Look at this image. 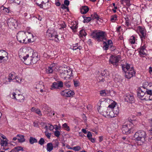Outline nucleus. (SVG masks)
Returning a JSON list of instances; mask_svg holds the SVG:
<instances>
[{"label":"nucleus","mask_w":152,"mask_h":152,"mask_svg":"<svg viewBox=\"0 0 152 152\" xmlns=\"http://www.w3.org/2000/svg\"><path fill=\"white\" fill-rule=\"evenodd\" d=\"M134 137L138 144L140 145L142 144L145 140L146 134L143 131L139 130L135 133Z\"/></svg>","instance_id":"nucleus-1"},{"label":"nucleus","mask_w":152,"mask_h":152,"mask_svg":"<svg viewBox=\"0 0 152 152\" xmlns=\"http://www.w3.org/2000/svg\"><path fill=\"white\" fill-rule=\"evenodd\" d=\"M91 35L93 38L96 39L98 42L102 41L103 40H107L105 36L106 34L104 31H95L91 33Z\"/></svg>","instance_id":"nucleus-2"},{"label":"nucleus","mask_w":152,"mask_h":152,"mask_svg":"<svg viewBox=\"0 0 152 152\" xmlns=\"http://www.w3.org/2000/svg\"><path fill=\"white\" fill-rule=\"evenodd\" d=\"M134 128V124L133 123L127 124L123 126L122 130L124 134H129L133 132Z\"/></svg>","instance_id":"nucleus-3"},{"label":"nucleus","mask_w":152,"mask_h":152,"mask_svg":"<svg viewBox=\"0 0 152 152\" xmlns=\"http://www.w3.org/2000/svg\"><path fill=\"white\" fill-rule=\"evenodd\" d=\"M16 37L17 40L20 43H27L25 40L27 38L26 32L23 31L19 32L17 34Z\"/></svg>","instance_id":"nucleus-4"},{"label":"nucleus","mask_w":152,"mask_h":152,"mask_svg":"<svg viewBox=\"0 0 152 152\" xmlns=\"http://www.w3.org/2000/svg\"><path fill=\"white\" fill-rule=\"evenodd\" d=\"M27 50L26 49L23 48L20 49L19 52V56L20 58H22L24 60L25 63H26V60H28L29 57V55L28 54H26Z\"/></svg>","instance_id":"nucleus-5"},{"label":"nucleus","mask_w":152,"mask_h":152,"mask_svg":"<svg viewBox=\"0 0 152 152\" xmlns=\"http://www.w3.org/2000/svg\"><path fill=\"white\" fill-rule=\"evenodd\" d=\"M120 58V57L119 56H115L111 55L110 57L109 62L111 64L116 66L118 65Z\"/></svg>","instance_id":"nucleus-6"},{"label":"nucleus","mask_w":152,"mask_h":152,"mask_svg":"<svg viewBox=\"0 0 152 152\" xmlns=\"http://www.w3.org/2000/svg\"><path fill=\"white\" fill-rule=\"evenodd\" d=\"M7 23L8 26L11 28L14 27L15 28L16 27L18 26L17 21L12 18H11L8 20Z\"/></svg>","instance_id":"nucleus-7"},{"label":"nucleus","mask_w":152,"mask_h":152,"mask_svg":"<svg viewBox=\"0 0 152 152\" xmlns=\"http://www.w3.org/2000/svg\"><path fill=\"white\" fill-rule=\"evenodd\" d=\"M103 111L102 112H101V110H100V108L99 110H98L99 112H100L102 114L103 116H105L106 115H108L112 117V116H111V114H112L113 112V113H115L114 109H113L112 111V110H111L110 111V109H108V108L104 109Z\"/></svg>","instance_id":"nucleus-8"},{"label":"nucleus","mask_w":152,"mask_h":152,"mask_svg":"<svg viewBox=\"0 0 152 152\" xmlns=\"http://www.w3.org/2000/svg\"><path fill=\"white\" fill-rule=\"evenodd\" d=\"M63 86V83L61 81H58L57 82H54L50 88L51 90L59 89Z\"/></svg>","instance_id":"nucleus-9"},{"label":"nucleus","mask_w":152,"mask_h":152,"mask_svg":"<svg viewBox=\"0 0 152 152\" xmlns=\"http://www.w3.org/2000/svg\"><path fill=\"white\" fill-rule=\"evenodd\" d=\"M61 94L65 97H70L74 94V92L70 90L66 89L62 91Z\"/></svg>","instance_id":"nucleus-10"},{"label":"nucleus","mask_w":152,"mask_h":152,"mask_svg":"<svg viewBox=\"0 0 152 152\" xmlns=\"http://www.w3.org/2000/svg\"><path fill=\"white\" fill-rule=\"evenodd\" d=\"M36 55L37 54H36ZM35 56V57H32V58H29V57L28 60H26V63H24L28 65H29L31 63L34 64L36 63L39 59L38 57V55H37V56L36 55Z\"/></svg>","instance_id":"nucleus-11"},{"label":"nucleus","mask_w":152,"mask_h":152,"mask_svg":"<svg viewBox=\"0 0 152 152\" xmlns=\"http://www.w3.org/2000/svg\"><path fill=\"white\" fill-rule=\"evenodd\" d=\"M135 72L133 69V67L131 68V69L126 72L125 74V77L128 78L130 79L131 77L135 75Z\"/></svg>","instance_id":"nucleus-12"},{"label":"nucleus","mask_w":152,"mask_h":152,"mask_svg":"<svg viewBox=\"0 0 152 152\" xmlns=\"http://www.w3.org/2000/svg\"><path fill=\"white\" fill-rule=\"evenodd\" d=\"M124 100L126 102L131 103L134 102V98L132 94H127L125 96Z\"/></svg>","instance_id":"nucleus-13"},{"label":"nucleus","mask_w":152,"mask_h":152,"mask_svg":"<svg viewBox=\"0 0 152 152\" xmlns=\"http://www.w3.org/2000/svg\"><path fill=\"white\" fill-rule=\"evenodd\" d=\"M16 94L14 92L12 94L14 98L17 100L18 102H23L24 99V96L22 94H18L16 96H15Z\"/></svg>","instance_id":"nucleus-14"},{"label":"nucleus","mask_w":152,"mask_h":152,"mask_svg":"<svg viewBox=\"0 0 152 152\" xmlns=\"http://www.w3.org/2000/svg\"><path fill=\"white\" fill-rule=\"evenodd\" d=\"M37 4L40 8H42L43 4L49 2L48 0H35Z\"/></svg>","instance_id":"nucleus-15"},{"label":"nucleus","mask_w":152,"mask_h":152,"mask_svg":"<svg viewBox=\"0 0 152 152\" xmlns=\"http://www.w3.org/2000/svg\"><path fill=\"white\" fill-rule=\"evenodd\" d=\"M148 94L147 93L145 92L141 93L140 91H138L137 93V96L138 97L142 100H147L146 96H145V95Z\"/></svg>","instance_id":"nucleus-16"},{"label":"nucleus","mask_w":152,"mask_h":152,"mask_svg":"<svg viewBox=\"0 0 152 152\" xmlns=\"http://www.w3.org/2000/svg\"><path fill=\"white\" fill-rule=\"evenodd\" d=\"M146 47L145 45L141 47L139 49V53L140 55H146L147 52L146 50L145 49Z\"/></svg>","instance_id":"nucleus-17"},{"label":"nucleus","mask_w":152,"mask_h":152,"mask_svg":"<svg viewBox=\"0 0 152 152\" xmlns=\"http://www.w3.org/2000/svg\"><path fill=\"white\" fill-rule=\"evenodd\" d=\"M139 31L141 34L142 36H141L142 41L143 39H145L146 35L145 30L141 27L139 26Z\"/></svg>","instance_id":"nucleus-18"},{"label":"nucleus","mask_w":152,"mask_h":152,"mask_svg":"<svg viewBox=\"0 0 152 152\" xmlns=\"http://www.w3.org/2000/svg\"><path fill=\"white\" fill-rule=\"evenodd\" d=\"M122 68L123 71L125 73L131 69L129 65L128 64H123L122 65Z\"/></svg>","instance_id":"nucleus-19"},{"label":"nucleus","mask_w":152,"mask_h":152,"mask_svg":"<svg viewBox=\"0 0 152 152\" xmlns=\"http://www.w3.org/2000/svg\"><path fill=\"white\" fill-rule=\"evenodd\" d=\"M89 8L87 6H83L80 9V12L82 14H85L89 11Z\"/></svg>","instance_id":"nucleus-20"},{"label":"nucleus","mask_w":152,"mask_h":152,"mask_svg":"<svg viewBox=\"0 0 152 152\" xmlns=\"http://www.w3.org/2000/svg\"><path fill=\"white\" fill-rule=\"evenodd\" d=\"M54 69V67H53L52 65H50V66H48L47 68L46 69V71L47 73H53Z\"/></svg>","instance_id":"nucleus-21"},{"label":"nucleus","mask_w":152,"mask_h":152,"mask_svg":"<svg viewBox=\"0 0 152 152\" xmlns=\"http://www.w3.org/2000/svg\"><path fill=\"white\" fill-rule=\"evenodd\" d=\"M17 136L19 137L18 139L19 142H22L25 141V139L24 138V135L20 134H17Z\"/></svg>","instance_id":"nucleus-22"},{"label":"nucleus","mask_w":152,"mask_h":152,"mask_svg":"<svg viewBox=\"0 0 152 152\" xmlns=\"http://www.w3.org/2000/svg\"><path fill=\"white\" fill-rule=\"evenodd\" d=\"M47 150L48 151L50 152L52 151L53 148V144L51 142L48 143L47 145Z\"/></svg>","instance_id":"nucleus-23"},{"label":"nucleus","mask_w":152,"mask_h":152,"mask_svg":"<svg viewBox=\"0 0 152 152\" xmlns=\"http://www.w3.org/2000/svg\"><path fill=\"white\" fill-rule=\"evenodd\" d=\"M68 68H67L65 69L64 70V71L62 72L61 74L63 75L64 77L65 78H69L70 77H68Z\"/></svg>","instance_id":"nucleus-24"},{"label":"nucleus","mask_w":152,"mask_h":152,"mask_svg":"<svg viewBox=\"0 0 152 152\" xmlns=\"http://www.w3.org/2000/svg\"><path fill=\"white\" fill-rule=\"evenodd\" d=\"M31 110L32 112L36 113L39 115H42L41 111L39 109H36V108L33 107L31 109Z\"/></svg>","instance_id":"nucleus-25"},{"label":"nucleus","mask_w":152,"mask_h":152,"mask_svg":"<svg viewBox=\"0 0 152 152\" xmlns=\"http://www.w3.org/2000/svg\"><path fill=\"white\" fill-rule=\"evenodd\" d=\"M29 143L31 144H33L34 143L37 142V140L36 139L32 137H30L29 138Z\"/></svg>","instance_id":"nucleus-26"},{"label":"nucleus","mask_w":152,"mask_h":152,"mask_svg":"<svg viewBox=\"0 0 152 152\" xmlns=\"http://www.w3.org/2000/svg\"><path fill=\"white\" fill-rule=\"evenodd\" d=\"M77 25L78 24L77 23L75 22V24H74L73 26L70 27V28L72 30V31L74 33H75L77 31L76 29L78 27Z\"/></svg>","instance_id":"nucleus-27"},{"label":"nucleus","mask_w":152,"mask_h":152,"mask_svg":"<svg viewBox=\"0 0 152 152\" xmlns=\"http://www.w3.org/2000/svg\"><path fill=\"white\" fill-rule=\"evenodd\" d=\"M135 116H133L129 117L128 119V121H129V124L133 123V124H134V121L135 120Z\"/></svg>","instance_id":"nucleus-28"},{"label":"nucleus","mask_w":152,"mask_h":152,"mask_svg":"<svg viewBox=\"0 0 152 152\" xmlns=\"http://www.w3.org/2000/svg\"><path fill=\"white\" fill-rule=\"evenodd\" d=\"M92 19L94 20V19H96L97 20H99L100 18L97 15L96 13L95 12L93 14L91 15Z\"/></svg>","instance_id":"nucleus-29"},{"label":"nucleus","mask_w":152,"mask_h":152,"mask_svg":"<svg viewBox=\"0 0 152 152\" xmlns=\"http://www.w3.org/2000/svg\"><path fill=\"white\" fill-rule=\"evenodd\" d=\"M83 17L84 18L83 22L84 23L89 22L92 20L91 18V17H86L84 16H83Z\"/></svg>","instance_id":"nucleus-30"},{"label":"nucleus","mask_w":152,"mask_h":152,"mask_svg":"<svg viewBox=\"0 0 152 152\" xmlns=\"http://www.w3.org/2000/svg\"><path fill=\"white\" fill-rule=\"evenodd\" d=\"M58 35L56 34L55 33H52V38L51 39L52 40H53L54 39H55L57 38V39H55V41L56 42H58L59 40L58 39Z\"/></svg>","instance_id":"nucleus-31"},{"label":"nucleus","mask_w":152,"mask_h":152,"mask_svg":"<svg viewBox=\"0 0 152 152\" xmlns=\"http://www.w3.org/2000/svg\"><path fill=\"white\" fill-rule=\"evenodd\" d=\"M97 80L98 82H103L105 81L104 77V76L102 77V75L99 76L97 77Z\"/></svg>","instance_id":"nucleus-32"},{"label":"nucleus","mask_w":152,"mask_h":152,"mask_svg":"<svg viewBox=\"0 0 152 152\" xmlns=\"http://www.w3.org/2000/svg\"><path fill=\"white\" fill-rule=\"evenodd\" d=\"M86 35L87 34L84 30L82 29L80 31V37H83V36L85 37Z\"/></svg>","instance_id":"nucleus-33"},{"label":"nucleus","mask_w":152,"mask_h":152,"mask_svg":"<svg viewBox=\"0 0 152 152\" xmlns=\"http://www.w3.org/2000/svg\"><path fill=\"white\" fill-rule=\"evenodd\" d=\"M53 144V148H57L58 146L59 142L57 140H56L54 141Z\"/></svg>","instance_id":"nucleus-34"},{"label":"nucleus","mask_w":152,"mask_h":152,"mask_svg":"<svg viewBox=\"0 0 152 152\" xmlns=\"http://www.w3.org/2000/svg\"><path fill=\"white\" fill-rule=\"evenodd\" d=\"M152 88V84L150 86ZM147 94L149 95V99L150 100H152V91L150 90H147L146 91Z\"/></svg>","instance_id":"nucleus-35"},{"label":"nucleus","mask_w":152,"mask_h":152,"mask_svg":"<svg viewBox=\"0 0 152 152\" xmlns=\"http://www.w3.org/2000/svg\"><path fill=\"white\" fill-rule=\"evenodd\" d=\"M135 38L134 37L132 36L129 39V41L132 44H134L135 42Z\"/></svg>","instance_id":"nucleus-36"},{"label":"nucleus","mask_w":152,"mask_h":152,"mask_svg":"<svg viewBox=\"0 0 152 152\" xmlns=\"http://www.w3.org/2000/svg\"><path fill=\"white\" fill-rule=\"evenodd\" d=\"M103 44L104 45L103 47V49L104 50H107L109 47V45L107 44V42H104Z\"/></svg>","instance_id":"nucleus-37"},{"label":"nucleus","mask_w":152,"mask_h":152,"mask_svg":"<svg viewBox=\"0 0 152 152\" xmlns=\"http://www.w3.org/2000/svg\"><path fill=\"white\" fill-rule=\"evenodd\" d=\"M8 53L7 52L4 50H1L0 51V55L1 56L2 55L3 57H5V56H7Z\"/></svg>","instance_id":"nucleus-38"},{"label":"nucleus","mask_w":152,"mask_h":152,"mask_svg":"<svg viewBox=\"0 0 152 152\" xmlns=\"http://www.w3.org/2000/svg\"><path fill=\"white\" fill-rule=\"evenodd\" d=\"M115 107V105L113 104H111L108 106V107L111 108L112 109L113 108V109L115 110V108H114ZM115 112L116 114H117L118 113V111L116 110V112Z\"/></svg>","instance_id":"nucleus-39"},{"label":"nucleus","mask_w":152,"mask_h":152,"mask_svg":"<svg viewBox=\"0 0 152 152\" xmlns=\"http://www.w3.org/2000/svg\"><path fill=\"white\" fill-rule=\"evenodd\" d=\"M13 75L12 73L9 74V77L8 78V80H9V82H10L11 80H12L13 79H14L15 76L13 77Z\"/></svg>","instance_id":"nucleus-40"},{"label":"nucleus","mask_w":152,"mask_h":152,"mask_svg":"<svg viewBox=\"0 0 152 152\" xmlns=\"http://www.w3.org/2000/svg\"><path fill=\"white\" fill-rule=\"evenodd\" d=\"M8 143L6 140H1V145L2 146H6L7 145Z\"/></svg>","instance_id":"nucleus-41"},{"label":"nucleus","mask_w":152,"mask_h":152,"mask_svg":"<svg viewBox=\"0 0 152 152\" xmlns=\"http://www.w3.org/2000/svg\"><path fill=\"white\" fill-rule=\"evenodd\" d=\"M45 142V141L44 139L42 138H41L38 141V143L41 145H42L44 144Z\"/></svg>","instance_id":"nucleus-42"},{"label":"nucleus","mask_w":152,"mask_h":152,"mask_svg":"<svg viewBox=\"0 0 152 152\" xmlns=\"http://www.w3.org/2000/svg\"><path fill=\"white\" fill-rule=\"evenodd\" d=\"M63 127L64 128H66L65 129L68 131H69L70 130L69 127V126H68L67 124L66 123H64L62 125Z\"/></svg>","instance_id":"nucleus-43"},{"label":"nucleus","mask_w":152,"mask_h":152,"mask_svg":"<svg viewBox=\"0 0 152 152\" xmlns=\"http://www.w3.org/2000/svg\"><path fill=\"white\" fill-rule=\"evenodd\" d=\"M100 94L102 96H105L107 95V93L104 90L101 91H100Z\"/></svg>","instance_id":"nucleus-44"},{"label":"nucleus","mask_w":152,"mask_h":152,"mask_svg":"<svg viewBox=\"0 0 152 152\" xmlns=\"http://www.w3.org/2000/svg\"><path fill=\"white\" fill-rule=\"evenodd\" d=\"M17 152H18L20 151H23V148L21 146H18L15 148Z\"/></svg>","instance_id":"nucleus-45"},{"label":"nucleus","mask_w":152,"mask_h":152,"mask_svg":"<svg viewBox=\"0 0 152 152\" xmlns=\"http://www.w3.org/2000/svg\"><path fill=\"white\" fill-rule=\"evenodd\" d=\"M117 18V15H115L112 16L111 18V20L113 22H114L116 20Z\"/></svg>","instance_id":"nucleus-46"},{"label":"nucleus","mask_w":152,"mask_h":152,"mask_svg":"<svg viewBox=\"0 0 152 152\" xmlns=\"http://www.w3.org/2000/svg\"><path fill=\"white\" fill-rule=\"evenodd\" d=\"M47 36L48 37L50 40H51V39L52 38V33L51 32H47Z\"/></svg>","instance_id":"nucleus-47"},{"label":"nucleus","mask_w":152,"mask_h":152,"mask_svg":"<svg viewBox=\"0 0 152 152\" xmlns=\"http://www.w3.org/2000/svg\"><path fill=\"white\" fill-rule=\"evenodd\" d=\"M60 134V132L58 130H56L54 132V135L56 137H59Z\"/></svg>","instance_id":"nucleus-48"},{"label":"nucleus","mask_w":152,"mask_h":152,"mask_svg":"<svg viewBox=\"0 0 152 152\" xmlns=\"http://www.w3.org/2000/svg\"><path fill=\"white\" fill-rule=\"evenodd\" d=\"M10 2H14L17 4H19L20 2V0H9Z\"/></svg>","instance_id":"nucleus-49"},{"label":"nucleus","mask_w":152,"mask_h":152,"mask_svg":"<svg viewBox=\"0 0 152 152\" xmlns=\"http://www.w3.org/2000/svg\"><path fill=\"white\" fill-rule=\"evenodd\" d=\"M81 149V148L79 146H77L74 147L72 149L73 150L75 151H79Z\"/></svg>","instance_id":"nucleus-50"},{"label":"nucleus","mask_w":152,"mask_h":152,"mask_svg":"<svg viewBox=\"0 0 152 152\" xmlns=\"http://www.w3.org/2000/svg\"><path fill=\"white\" fill-rule=\"evenodd\" d=\"M64 85L65 86L69 88L70 86V84L69 81H66L64 83Z\"/></svg>","instance_id":"nucleus-51"},{"label":"nucleus","mask_w":152,"mask_h":152,"mask_svg":"<svg viewBox=\"0 0 152 152\" xmlns=\"http://www.w3.org/2000/svg\"><path fill=\"white\" fill-rule=\"evenodd\" d=\"M92 136V134H91V132H88V134H87V137H88V139L89 140L90 138H91Z\"/></svg>","instance_id":"nucleus-52"},{"label":"nucleus","mask_w":152,"mask_h":152,"mask_svg":"<svg viewBox=\"0 0 152 152\" xmlns=\"http://www.w3.org/2000/svg\"><path fill=\"white\" fill-rule=\"evenodd\" d=\"M68 77H70V76H72V70L70 69L69 68H68Z\"/></svg>","instance_id":"nucleus-53"},{"label":"nucleus","mask_w":152,"mask_h":152,"mask_svg":"<svg viewBox=\"0 0 152 152\" xmlns=\"http://www.w3.org/2000/svg\"><path fill=\"white\" fill-rule=\"evenodd\" d=\"M60 25L61 27L60 28L61 29V28H65L66 26L64 22H63L62 23L60 24Z\"/></svg>","instance_id":"nucleus-54"},{"label":"nucleus","mask_w":152,"mask_h":152,"mask_svg":"<svg viewBox=\"0 0 152 152\" xmlns=\"http://www.w3.org/2000/svg\"><path fill=\"white\" fill-rule=\"evenodd\" d=\"M74 85L75 87H77L79 85V83L78 81L74 80Z\"/></svg>","instance_id":"nucleus-55"},{"label":"nucleus","mask_w":152,"mask_h":152,"mask_svg":"<svg viewBox=\"0 0 152 152\" xmlns=\"http://www.w3.org/2000/svg\"><path fill=\"white\" fill-rule=\"evenodd\" d=\"M64 5H66L67 6H68L69 4V2L68 0H65L64 1Z\"/></svg>","instance_id":"nucleus-56"},{"label":"nucleus","mask_w":152,"mask_h":152,"mask_svg":"<svg viewBox=\"0 0 152 152\" xmlns=\"http://www.w3.org/2000/svg\"><path fill=\"white\" fill-rule=\"evenodd\" d=\"M126 20V21L125 22L126 25L128 27L129 25V18H125Z\"/></svg>","instance_id":"nucleus-57"},{"label":"nucleus","mask_w":152,"mask_h":152,"mask_svg":"<svg viewBox=\"0 0 152 152\" xmlns=\"http://www.w3.org/2000/svg\"><path fill=\"white\" fill-rule=\"evenodd\" d=\"M107 44L109 46L110 45V46L111 45V44H112L113 45V42H112V41L111 40H108L107 41Z\"/></svg>","instance_id":"nucleus-58"},{"label":"nucleus","mask_w":152,"mask_h":152,"mask_svg":"<svg viewBox=\"0 0 152 152\" xmlns=\"http://www.w3.org/2000/svg\"><path fill=\"white\" fill-rule=\"evenodd\" d=\"M142 88H143V89H140V90H139V91H140L141 93L145 92V93H146V91H145L144 88L143 87H142Z\"/></svg>","instance_id":"nucleus-59"},{"label":"nucleus","mask_w":152,"mask_h":152,"mask_svg":"<svg viewBox=\"0 0 152 152\" xmlns=\"http://www.w3.org/2000/svg\"><path fill=\"white\" fill-rule=\"evenodd\" d=\"M45 135L48 139H50L51 136V134L49 133H45Z\"/></svg>","instance_id":"nucleus-60"},{"label":"nucleus","mask_w":152,"mask_h":152,"mask_svg":"<svg viewBox=\"0 0 152 152\" xmlns=\"http://www.w3.org/2000/svg\"><path fill=\"white\" fill-rule=\"evenodd\" d=\"M67 7H66L64 4H62L61 6V8L63 9H65L67 8Z\"/></svg>","instance_id":"nucleus-61"},{"label":"nucleus","mask_w":152,"mask_h":152,"mask_svg":"<svg viewBox=\"0 0 152 152\" xmlns=\"http://www.w3.org/2000/svg\"><path fill=\"white\" fill-rule=\"evenodd\" d=\"M89 140H90L91 142H92L94 143V142H95V138H92L91 137V138H90L89 139Z\"/></svg>","instance_id":"nucleus-62"},{"label":"nucleus","mask_w":152,"mask_h":152,"mask_svg":"<svg viewBox=\"0 0 152 152\" xmlns=\"http://www.w3.org/2000/svg\"><path fill=\"white\" fill-rule=\"evenodd\" d=\"M4 10L7 13H8L9 12V10L8 8H4Z\"/></svg>","instance_id":"nucleus-63"},{"label":"nucleus","mask_w":152,"mask_h":152,"mask_svg":"<svg viewBox=\"0 0 152 152\" xmlns=\"http://www.w3.org/2000/svg\"><path fill=\"white\" fill-rule=\"evenodd\" d=\"M82 131L84 134H86L87 133L86 130L85 129H82Z\"/></svg>","instance_id":"nucleus-64"}]
</instances>
